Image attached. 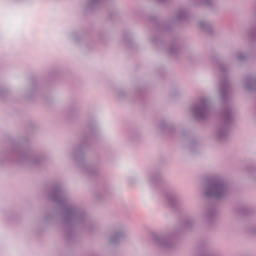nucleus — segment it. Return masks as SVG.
Wrapping results in <instances>:
<instances>
[{
	"mask_svg": "<svg viewBox=\"0 0 256 256\" xmlns=\"http://www.w3.org/2000/svg\"><path fill=\"white\" fill-rule=\"evenodd\" d=\"M112 243H115V239H112Z\"/></svg>",
	"mask_w": 256,
	"mask_h": 256,
	"instance_id": "5",
	"label": "nucleus"
},
{
	"mask_svg": "<svg viewBox=\"0 0 256 256\" xmlns=\"http://www.w3.org/2000/svg\"><path fill=\"white\" fill-rule=\"evenodd\" d=\"M120 237H121V234H119V233H116V234H115V238H116V239H119Z\"/></svg>",
	"mask_w": 256,
	"mask_h": 256,
	"instance_id": "3",
	"label": "nucleus"
},
{
	"mask_svg": "<svg viewBox=\"0 0 256 256\" xmlns=\"http://www.w3.org/2000/svg\"><path fill=\"white\" fill-rule=\"evenodd\" d=\"M192 113L199 119L206 117L207 113H209V102L207 99L202 98L199 102V105L192 108Z\"/></svg>",
	"mask_w": 256,
	"mask_h": 256,
	"instance_id": "2",
	"label": "nucleus"
},
{
	"mask_svg": "<svg viewBox=\"0 0 256 256\" xmlns=\"http://www.w3.org/2000/svg\"><path fill=\"white\" fill-rule=\"evenodd\" d=\"M207 197L221 199L227 195V184L223 180H213L206 188Z\"/></svg>",
	"mask_w": 256,
	"mask_h": 256,
	"instance_id": "1",
	"label": "nucleus"
},
{
	"mask_svg": "<svg viewBox=\"0 0 256 256\" xmlns=\"http://www.w3.org/2000/svg\"><path fill=\"white\" fill-rule=\"evenodd\" d=\"M220 137H223V133H220Z\"/></svg>",
	"mask_w": 256,
	"mask_h": 256,
	"instance_id": "4",
	"label": "nucleus"
}]
</instances>
